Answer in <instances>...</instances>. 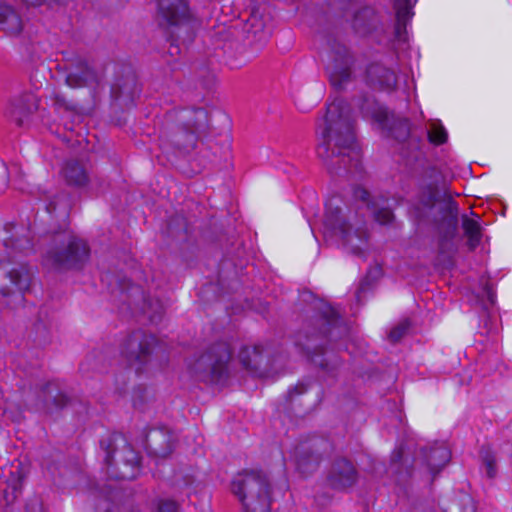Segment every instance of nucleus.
Instances as JSON below:
<instances>
[{"label": "nucleus", "mask_w": 512, "mask_h": 512, "mask_svg": "<svg viewBox=\"0 0 512 512\" xmlns=\"http://www.w3.org/2000/svg\"><path fill=\"white\" fill-rule=\"evenodd\" d=\"M377 121L389 129L390 135L401 143L400 155L404 164L424 186L429 189L427 205L436 209L439 216L435 219L441 226L454 233L457 227L458 205L453 200L445 201L437 207L433 205L434 190L441 178L439 169L427 159L429 145L423 138V133H410V123L407 119H393L390 124V115L386 110H379L376 114Z\"/></svg>", "instance_id": "obj_1"}, {"label": "nucleus", "mask_w": 512, "mask_h": 512, "mask_svg": "<svg viewBox=\"0 0 512 512\" xmlns=\"http://www.w3.org/2000/svg\"><path fill=\"white\" fill-rule=\"evenodd\" d=\"M317 135L319 143L316 152L319 158L330 157L332 141L339 150L342 147L348 148L357 154L354 147V120L343 99L335 98L327 104L326 113L317 124Z\"/></svg>", "instance_id": "obj_2"}, {"label": "nucleus", "mask_w": 512, "mask_h": 512, "mask_svg": "<svg viewBox=\"0 0 512 512\" xmlns=\"http://www.w3.org/2000/svg\"><path fill=\"white\" fill-rule=\"evenodd\" d=\"M232 492L242 502L246 512H269L271 507L270 482L262 471L239 473L232 482Z\"/></svg>", "instance_id": "obj_3"}, {"label": "nucleus", "mask_w": 512, "mask_h": 512, "mask_svg": "<svg viewBox=\"0 0 512 512\" xmlns=\"http://www.w3.org/2000/svg\"><path fill=\"white\" fill-rule=\"evenodd\" d=\"M177 124L170 128L161 139L160 149L168 152L170 146L187 151L194 148L198 139V130L208 121V113L204 108L181 109L175 113Z\"/></svg>", "instance_id": "obj_4"}, {"label": "nucleus", "mask_w": 512, "mask_h": 512, "mask_svg": "<svg viewBox=\"0 0 512 512\" xmlns=\"http://www.w3.org/2000/svg\"><path fill=\"white\" fill-rule=\"evenodd\" d=\"M336 199L326 204L324 225L343 241L347 250L357 256H363L367 248L368 232L365 224L353 225L346 221L340 207L334 206Z\"/></svg>", "instance_id": "obj_5"}, {"label": "nucleus", "mask_w": 512, "mask_h": 512, "mask_svg": "<svg viewBox=\"0 0 512 512\" xmlns=\"http://www.w3.org/2000/svg\"><path fill=\"white\" fill-rule=\"evenodd\" d=\"M101 449L104 451V462L109 470L118 460L125 468L130 467L131 471H120L119 473L109 472L111 478L115 479H133L136 477L135 470L139 467L140 456L126 438L120 433H113L100 441Z\"/></svg>", "instance_id": "obj_6"}, {"label": "nucleus", "mask_w": 512, "mask_h": 512, "mask_svg": "<svg viewBox=\"0 0 512 512\" xmlns=\"http://www.w3.org/2000/svg\"><path fill=\"white\" fill-rule=\"evenodd\" d=\"M231 354L228 343L218 342L196 359L190 365V370L201 381L219 382L227 373Z\"/></svg>", "instance_id": "obj_7"}, {"label": "nucleus", "mask_w": 512, "mask_h": 512, "mask_svg": "<svg viewBox=\"0 0 512 512\" xmlns=\"http://www.w3.org/2000/svg\"><path fill=\"white\" fill-rule=\"evenodd\" d=\"M60 238L61 246L47 252V264L58 270L80 268L89 256L86 242L70 233H64Z\"/></svg>", "instance_id": "obj_8"}, {"label": "nucleus", "mask_w": 512, "mask_h": 512, "mask_svg": "<svg viewBox=\"0 0 512 512\" xmlns=\"http://www.w3.org/2000/svg\"><path fill=\"white\" fill-rule=\"evenodd\" d=\"M157 339L142 330L132 332L122 347V354L126 360L141 371L143 366L150 363L156 348Z\"/></svg>", "instance_id": "obj_9"}, {"label": "nucleus", "mask_w": 512, "mask_h": 512, "mask_svg": "<svg viewBox=\"0 0 512 512\" xmlns=\"http://www.w3.org/2000/svg\"><path fill=\"white\" fill-rule=\"evenodd\" d=\"M157 19L159 25L181 29L193 27L191 14L186 0H158Z\"/></svg>", "instance_id": "obj_10"}, {"label": "nucleus", "mask_w": 512, "mask_h": 512, "mask_svg": "<svg viewBox=\"0 0 512 512\" xmlns=\"http://www.w3.org/2000/svg\"><path fill=\"white\" fill-rule=\"evenodd\" d=\"M353 62V57L346 46L335 47L332 52V61L327 66L330 82L335 88L341 89L350 80Z\"/></svg>", "instance_id": "obj_11"}, {"label": "nucleus", "mask_w": 512, "mask_h": 512, "mask_svg": "<svg viewBox=\"0 0 512 512\" xmlns=\"http://www.w3.org/2000/svg\"><path fill=\"white\" fill-rule=\"evenodd\" d=\"M39 100L33 93L26 92L11 100L6 110L10 121L21 127L29 115L38 109Z\"/></svg>", "instance_id": "obj_12"}, {"label": "nucleus", "mask_w": 512, "mask_h": 512, "mask_svg": "<svg viewBox=\"0 0 512 512\" xmlns=\"http://www.w3.org/2000/svg\"><path fill=\"white\" fill-rule=\"evenodd\" d=\"M319 442L322 441L319 439H312L301 443L295 448L293 458L300 473L304 475L310 474L318 467L321 455L316 448Z\"/></svg>", "instance_id": "obj_13"}, {"label": "nucleus", "mask_w": 512, "mask_h": 512, "mask_svg": "<svg viewBox=\"0 0 512 512\" xmlns=\"http://www.w3.org/2000/svg\"><path fill=\"white\" fill-rule=\"evenodd\" d=\"M357 471L347 459L341 458L334 461L329 471L328 484L338 490L352 487L357 481Z\"/></svg>", "instance_id": "obj_14"}, {"label": "nucleus", "mask_w": 512, "mask_h": 512, "mask_svg": "<svg viewBox=\"0 0 512 512\" xmlns=\"http://www.w3.org/2000/svg\"><path fill=\"white\" fill-rule=\"evenodd\" d=\"M365 81L373 89L390 91L397 84V76L381 62H372L366 67Z\"/></svg>", "instance_id": "obj_15"}, {"label": "nucleus", "mask_w": 512, "mask_h": 512, "mask_svg": "<svg viewBox=\"0 0 512 512\" xmlns=\"http://www.w3.org/2000/svg\"><path fill=\"white\" fill-rule=\"evenodd\" d=\"M99 81L97 72L86 62H80L76 69L66 77V83L71 88L91 86Z\"/></svg>", "instance_id": "obj_16"}, {"label": "nucleus", "mask_w": 512, "mask_h": 512, "mask_svg": "<svg viewBox=\"0 0 512 512\" xmlns=\"http://www.w3.org/2000/svg\"><path fill=\"white\" fill-rule=\"evenodd\" d=\"M321 314L324 328L320 333L323 336L334 340L346 331V328L341 324L338 312L332 306L324 304Z\"/></svg>", "instance_id": "obj_17"}, {"label": "nucleus", "mask_w": 512, "mask_h": 512, "mask_svg": "<svg viewBox=\"0 0 512 512\" xmlns=\"http://www.w3.org/2000/svg\"><path fill=\"white\" fill-rule=\"evenodd\" d=\"M23 28L20 15L8 5H0V30L7 35H18Z\"/></svg>", "instance_id": "obj_18"}, {"label": "nucleus", "mask_w": 512, "mask_h": 512, "mask_svg": "<svg viewBox=\"0 0 512 512\" xmlns=\"http://www.w3.org/2000/svg\"><path fill=\"white\" fill-rule=\"evenodd\" d=\"M425 461L431 472H438L450 460V451L445 445H436L422 450Z\"/></svg>", "instance_id": "obj_19"}, {"label": "nucleus", "mask_w": 512, "mask_h": 512, "mask_svg": "<svg viewBox=\"0 0 512 512\" xmlns=\"http://www.w3.org/2000/svg\"><path fill=\"white\" fill-rule=\"evenodd\" d=\"M63 176L72 186L82 187L89 182V176L82 164L77 161H68L63 168Z\"/></svg>", "instance_id": "obj_20"}, {"label": "nucleus", "mask_w": 512, "mask_h": 512, "mask_svg": "<svg viewBox=\"0 0 512 512\" xmlns=\"http://www.w3.org/2000/svg\"><path fill=\"white\" fill-rule=\"evenodd\" d=\"M475 216L477 219L469 218L467 215L462 217V227L465 236L468 238V246L470 250H474L479 245L482 237L479 216Z\"/></svg>", "instance_id": "obj_21"}, {"label": "nucleus", "mask_w": 512, "mask_h": 512, "mask_svg": "<svg viewBox=\"0 0 512 512\" xmlns=\"http://www.w3.org/2000/svg\"><path fill=\"white\" fill-rule=\"evenodd\" d=\"M263 347L261 345L246 346L239 352L242 365L251 371L257 370L262 359Z\"/></svg>", "instance_id": "obj_22"}, {"label": "nucleus", "mask_w": 512, "mask_h": 512, "mask_svg": "<svg viewBox=\"0 0 512 512\" xmlns=\"http://www.w3.org/2000/svg\"><path fill=\"white\" fill-rule=\"evenodd\" d=\"M41 396L43 397L42 408H44L50 400H52L57 407L65 406L68 401L67 396L59 391V386L56 382L46 383L45 386L41 388ZM38 409H41V407Z\"/></svg>", "instance_id": "obj_23"}, {"label": "nucleus", "mask_w": 512, "mask_h": 512, "mask_svg": "<svg viewBox=\"0 0 512 512\" xmlns=\"http://www.w3.org/2000/svg\"><path fill=\"white\" fill-rule=\"evenodd\" d=\"M413 132H415L416 134L423 133V138L425 139L424 131L421 130V131L417 132L416 130L410 129V133H413ZM426 135H427L429 143L436 145V146L444 144L448 138L447 131L445 130V128L439 121H432L429 123L427 131H426Z\"/></svg>", "instance_id": "obj_24"}, {"label": "nucleus", "mask_w": 512, "mask_h": 512, "mask_svg": "<svg viewBox=\"0 0 512 512\" xmlns=\"http://www.w3.org/2000/svg\"><path fill=\"white\" fill-rule=\"evenodd\" d=\"M8 276L11 283L14 284L20 292H24L29 288L32 274L26 266L21 265L19 269L14 268L10 270Z\"/></svg>", "instance_id": "obj_25"}, {"label": "nucleus", "mask_w": 512, "mask_h": 512, "mask_svg": "<svg viewBox=\"0 0 512 512\" xmlns=\"http://www.w3.org/2000/svg\"><path fill=\"white\" fill-rule=\"evenodd\" d=\"M354 147H355V149L357 151V154H355L351 149H348V148H343L342 147L341 150H339V148L337 146H335V142L332 141L331 144H330V157L322 158V159L323 160H328V159H331L334 156H343L342 161H345V157H348L351 161H355L354 166L357 167L358 159H359V156H360V149L356 145L355 141H354Z\"/></svg>", "instance_id": "obj_26"}, {"label": "nucleus", "mask_w": 512, "mask_h": 512, "mask_svg": "<svg viewBox=\"0 0 512 512\" xmlns=\"http://www.w3.org/2000/svg\"><path fill=\"white\" fill-rule=\"evenodd\" d=\"M480 457L486 470V474L489 478H493L496 475V460L495 455L488 447H482L480 451Z\"/></svg>", "instance_id": "obj_27"}, {"label": "nucleus", "mask_w": 512, "mask_h": 512, "mask_svg": "<svg viewBox=\"0 0 512 512\" xmlns=\"http://www.w3.org/2000/svg\"><path fill=\"white\" fill-rule=\"evenodd\" d=\"M410 0H395L396 22L406 24L411 17Z\"/></svg>", "instance_id": "obj_28"}, {"label": "nucleus", "mask_w": 512, "mask_h": 512, "mask_svg": "<svg viewBox=\"0 0 512 512\" xmlns=\"http://www.w3.org/2000/svg\"><path fill=\"white\" fill-rule=\"evenodd\" d=\"M408 329L409 324L407 322L400 323L390 331L389 339L394 343L400 341L407 333Z\"/></svg>", "instance_id": "obj_29"}, {"label": "nucleus", "mask_w": 512, "mask_h": 512, "mask_svg": "<svg viewBox=\"0 0 512 512\" xmlns=\"http://www.w3.org/2000/svg\"><path fill=\"white\" fill-rule=\"evenodd\" d=\"M374 217L380 224H388L393 220V213L389 208H381L374 212Z\"/></svg>", "instance_id": "obj_30"}, {"label": "nucleus", "mask_w": 512, "mask_h": 512, "mask_svg": "<svg viewBox=\"0 0 512 512\" xmlns=\"http://www.w3.org/2000/svg\"><path fill=\"white\" fill-rule=\"evenodd\" d=\"M179 506L173 500H160L156 512H178Z\"/></svg>", "instance_id": "obj_31"}, {"label": "nucleus", "mask_w": 512, "mask_h": 512, "mask_svg": "<svg viewBox=\"0 0 512 512\" xmlns=\"http://www.w3.org/2000/svg\"><path fill=\"white\" fill-rule=\"evenodd\" d=\"M24 242L27 246L29 245V240L25 239V240H16L14 241L13 239H8V240H5V245L7 247H12L13 249H18V250H23L26 248V246L22 243Z\"/></svg>", "instance_id": "obj_32"}, {"label": "nucleus", "mask_w": 512, "mask_h": 512, "mask_svg": "<svg viewBox=\"0 0 512 512\" xmlns=\"http://www.w3.org/2000/svg\"><path fill=\"white\" fill-rule=\"evenodd\" d=\"M354 196L357 198V199H360L361 201H363L364 203L367 204V206H369V198H370V194L367 190L365 189H362V188H357L355 189L354 191Z\"/></svg>", "instance_id": "obj_33"}, {"label": "nucleus", "mask_w": 512, "mask_h": 512, "mask_svg": "<svg viewBox=\"0 0 512 512\" xmlns=\"http://www.w3.org/2000/svg\"><path fill=\"white\" fill-rule=\"evenodd\" d=\"M304 350L306 351V353L311 356L312 358L314 357V355H317V354H323L324 353V350L322 347H313L312 345H310L309 343H307L305 346H304Z\"/></svg>", "instance_id": "obj_34"}, {"label": "nucleus", "mask_w": 512, "mask_h": 512, "mask_svg": "<svg viewBox=\"0 0 512 512\" xmlns=\"http://www.w3.org/2000/svg\"><path fill=\"white\" fill-rule=\"evenodd\" d=\"M405 26H406V24H403V23L396 22V24H395V35L399 41H402L405 39V37H404L405 36Z\"/></svg>", "instance_id": "obj_35"}, {"label": "nucleus", "mask_w": 512, "mask_h": 512, "mask_svg": "<svg viewBox=\"0 0 512 512\" xmlns=\"http://www.w3.org/2000/svg\"><path fill=\"white\" fill-rule=\"evenodd\" d=\"M307 391V387L304 384H298L294 389L289 390V396L292 398L294 394H303Z\"/></svg>", "instance_id": "obj_36"}, {"label": "nucleus", "mask_w": 512, "mask_h": 512, "mask_svg": "<svg viewBox=\"0 0 512 512\" xmlns=\"http://www.w3.org/2000/svg\"><path fill=\"white\" fill-rule=\"evenodd\" d=\"M161 315H162V308L160 307L159 310H157L154 314H151L149 317L152 322H157L158 320L161 319Z\"/></svg>", "instance_id": "obj_37"}, {"label": "nucleus", "mask_w": 512, "mask_h": 512, "mask_svg": "<svg viewBox=\"0 0 512 512\" xmlns=\"http://www.w3.org/2000/svg\"><path fill=\"white\" fill-rule=\"evenodd\" d=\"M169 53L171 55L179 53V46L175 45L174 43H171L170 48H169Z\"/></svg>", "instance_id": "obj_38"}, {"label": "nucleus", "mask_w": 512, "mask_h": 512, "mask_svg": "<svg viewBox=\"0 0 512 512\" xmlns=\"http://www.w3.org/2000/svg\"><path fill=\"white\" fill-rule=\"evenodd\" d=\"M56 210V205L54 202H50L49 205L47 206V211L49 213H52Z\"/></svg>", "instance_id": "obj_39"}, {"label": "nucleus", "mask_w": 512, "mask_h": 512, "mask_svg": "<svg viewBox=\"0 0 512 512\" xmlns=\"http://www.w3.org/2000/svg\"><path fill=\"white\" fill-rule=\"evenodd\" d=\"M24 1L29 3V4H32V5H40L42 3V0H36V1L24 0Z\"/></svg>", "instance_id": "obj_40"}, {"label": "nucleus", "mask_w": 512, "mask_h": 512, "mask_svg": "<svg viewBox=\"0 0 512 512\" xmlns=\"http://www.w3.org/2000/svg\"><path fill=\"white\" fill-rule=\"evenodd\" d=\"M55 100H56V103L60 104V105H63L64 104V99L59 97V96H56L55 97Z\"/></svg>", "instance_id": "obj_41"}, {"label": "nucleus", "mask_w": 512, "mask_h": 512, "mask_svg": "<svg viewBox=\"0 0 512 512\" xmlns=\"http://www.w3.org/2000/svg\"><path fill=\"white\" fill-rule=\"evenodd\" d=\"M118 90L119 96L127 93L124 87L119 86Z\"/></svg>", "instance_id": "obj_42"}, {"label": "nucleus", "mask_w": 512, "mask_h": 512, "mask_svg": "<svg viewBox=\"0 0 512 512\" xmlns=\"http://www.w3.org/2000/svg\"><path fill=\"white\" fill-rule=\"evenodd\" d=\"M400 457H401V452H400V451H397V452L394 454V456H393V460H395L396 458H397V459H400Z\"/></svg>", "instance_id": "obj_43"}, {"label": "nucleus", "mask_w": 512, "mask_h": 512, "mask_svg": "<svg viewBox=\"0 0 512 512\" xmlns=\"http://www.w3.org/2000/svg\"><path fill=\"white\" fill-rule=\"evenodd\" d=\"M128 82H130L131 84H133V86H136V82H135V79L132 77L130 79H128Z\"/></svg>", "instance_id": "obj_44"}, {"label": "nucleus", "mask_w": 512, "mask_h": 512, "mask_svg": "<svg viewBox=\"0 0 512 512\" xmlns=\"http://www.w3.org/2000/svg\"><path fill=\"white\" fill-rule=\"evenodd\" d=\"M126 288H127V287H126L125 285H122V284H121V289H122V290H125Z\"/></svg>", "instance_id": "obj_45"}, {"label": "nucleus", "mask_w": 512, "mask_h": 512, "mask_svg": "<svg viewBox=\"0 0 512 512\" xmlns=\"http://www.w3.org/2000/svg\"><path fill=\"white\" fill-rule=\"evenodd\" d=\"M370 11L369 10H364L363 13L367 14L369 13Z\"/></svg>", "instance_id": "obj_46"}, {"label": "nucleus", "mask_w": 512, "mask_h": 512, "mask_svg": "<svg viewBox=\"0 0 512 512\" xmlns=\"http://www.w3.org/2000/svg\"><path fill=\"white\" fill-rule=\"evenodd\" d=\"M489 297L492 298V295L489 293ZM490 302H493V299H490Z\"/></svg>", "instance_id": "obj_47"}]
</instances>
